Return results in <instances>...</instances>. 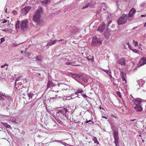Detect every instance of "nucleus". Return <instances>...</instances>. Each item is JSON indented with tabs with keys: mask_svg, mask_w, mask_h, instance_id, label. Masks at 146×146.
<instances>
[{
	"mask_svg": "<svg viewBox=\"0 0 146 146\" xmlns=\"http://www.w3.org/2000/svg\"><path fill=\"white\" fill-rule=\"evenodd\" d=\"M38 8L33 16V20L36 25H42L43 23V19L40 14L42 12V8L41 7H39Z\"/></svg>",
	"mask_w": 146,
	"mask_h": 146,
	"instance_id": "1",
	"label": "nucleus"
},
{
	"mask_svg": "<svg viewBox=\"0 0 146 146\" xmlns=\"http://www.w3.org/2000/svg\"><path fill=\"white\" fill-rule=\"evenodd\" d=\"M28 21L26 19L22 20L21 21L18 20L16 21L15 27L17 29H19L20 27L21 29L23 31H26L28 28Z\"/></svg>",
	"mask_w": 146,
	"mask_h": 146,
	"instance_id": "2",
	"label": "nucleus"
},
{
	"mask_svg": "<svg viewBox=\"0 0 146 146\" xmlns=\"http://www.w3.org/2000/svg\"><path fill=\"white\" fill-rule=\"evenodd\" d=\"M68 112L66 108H63L62 109L59 110L57 112L56 115L61 119L64 118V116L67 118V115Z\"/></svg>",
	"mask_w": 146,
	"mask_h": 146,
	"instance_id": "3",
	"label": "nucleus"
},
{
	"mask_svg": "<svg viewBox=\"0 0 146 146\" xmlns=\"http://www.w3.org/2000/svg\"><path fill=\"white\" fill-rule=\"evenodd\" d=\"M127 14H123L117 20V23L119 25H122L125 23L127 19Z\"/></svg>",
	"mask_w": 146,
	"mask_h": 146,
	"instance_id": "4",
	"label": "nucleus"
},
{
	"mask_svg": "<svg viewBox=\"0 0 146 146\" xmlns=\"http://www.w3.org/2000/svg\"><path fill=\"white\" fill-rule=\"evenodd\" d=\"M103 39L101 38H98L95 36L93 37L92 42V45L96 46L99 45L101 44Z\"/></svg>",
	"mask_w": 146,
	"mask_h": 146,
	"instance_id": "5",
	"label": "nucleus"
},
{
	"mask_svg": "<svg viewBox=\"0 0 146 146\" xmlns=\"http://www.w3.org/2000/svg\"><path fill=\"white\" fill-rule=\"evenodd\" d=\"M31 7L30 6H26L24 8L22 9L21 12V15L23 16L26 15L30 10Z\"/></svg>",
	"mask_w": 146,
	"mask_h": 146,
	"instance_id": "6",
	"label": "nucleus"
},
{
	"mask_svg": "<svg viewBox=\"0 0 146 146\" xmlns=\"http://www.w3.org/2000/svg\"><path fill=\"white\" fill-rule=\"evenodd\" d=\"M111 129L113 130V137L119 136L118 129L113 124H111Z\"/></svg>",
	"mask_w": 146,
	"mask_h": 146,
	"instance_id": "7",
	"label": "nucleus"
},
{
	"mask_svg": "<svg viewBox=\"0 0 146 146\" xmlns=\"http://www.w3.org/2000/svg\"><path fill=\"white\" fill-rule=\"evenodd\" d=\"M146 64V58L143 57L141 58L140 60L139 63L137 64L138 67L143 66Z\"/></svg>",
	"mask_w": 146,
	"mask_h": 146,
	"instance_id": "8",
	"label": "nucleus"
},
{
	"mask_svg": "<svg viewBox=\"0 0 146 146\" xmlns=\"http://www.w3.org/2000/svg\"><path fill=\"white\" fill-rule=\"evenodd\" d=\"M70 31L72 34H75L77 32H79L80 29L75 26H71L70 28Z\"/></svg>",
	"mask_w": 146,
	"mask_h": 146,
	"instance_id": "9",
	"label": "nucleus"
},
{
	"mask_svg": "<svg viewBox=\"0 0 146 146\" xmlns=\"http://www.w3.org/2000/svg\"><path fill=\"white\" fill-rule=\"evenodd\" d=\"M106 24L104 22H102L101 25L98 27L97 31L102 33L106 28Z\"/></svg>",
	"mask_w": 146,
	"mask_h": 146,
	"instance_id": "10",
	"label": "nucleus"
},
{
	"mask_svg": "<svg viewBox=\"0 0 146 146\" xmlns=\"http://www.w3.org/2000/svg\"><path fill=\"white\" fill-rule=\"evenodd\" d=\"M68 74L70 76H71L72 78L75 79L76 80H78V79H79L81 76V75L79 74H72L71 73H69Z\"/></svg>",
	"mask_w": 146,
	"mask_h": 146,
	"instance_id": "11",
	"label": "nucleus"
},
{
	"mask_svg": "<svg viewBox=\"0 0 146 146\" xmlns=\"http://www.w3.org/2000/svg\"><path fill=\"white\" fill-rule=\"evenodd\" d=\"M136 10L134 8H132L129 12L128 15V17L129 20V21L130 19V18H132L133 17V15L135 13Z\"/></svg>",
	"mask_w": 146,
	"mask_h": 146,
	"instance_id": "12",
	"label": "nucleus"
},
{
	"mask_svg": "<svg viewBox=\"0 0 146 146\" xmlns=\"http://www.w3.org/2000/svg\"><path fill=\"white\" fill-rule=\"evenodd\" d=\"M120 75L121 76V78L122 80L123 81H124L125 82L123 83L126 84L127 82L126 74L125 73L122 72H120Z\"/></svg>",
	"mask_w": 146,
	"mask_h": 146,
	"instance_id": "13",
	"label": "nucleus"
},
{
	"mask_svg": "<svg viewBox=\"0 0 146 146\" xmlns=\"http://www.w3.org/2000/svg\"><path fill=\"white\" fill-rule=\"evenodd\" d=\"M56 85V84L53 83L52 80L49 79L48 81L47 86V88H49L52 86H54Z\"/></svg>",
	"mask_w": 146,
	"mask_h": 146,
	"instance_id": "14",
	"label": "nucleus"
},
{
	"mask_svg": "<svg viewBox=\"0 0 146 146\" xmlns=\"http://www.w3.org/2000/svg\"><path fill=\"white\" fill-rule=\"evenodd\" d=\"M114 138V141L113 143L115 144V146H119V136L113 137Z\"/></svg>",
	"mask_w": 146,
	"mask_h": 146,
	"instance_id": "15",
	"label": "nucleus"
},
{
	"mask_svg": "<svg viewBox=\"0 0 146 146\" xmlns=\"http://www.w3.org/2000/svg\"><path fill=\"white\" fill-rule=\"evenodd\" d=\"M134 108L135 109L137 112L141 111L143 109L140 104L136 105V106L134 107Z\"/></svg>",
	"mask_w": 146,
	"mask_h": 146,
	"instance_id": "16",
	"label": "nucleus"
},
{
	"mask_svg": "<svg viewBox=\"0 0 146 146\" xmlns=\"http://www.w3.org/2000/svg\"><path fill=\"white\" fill-rule=\"evenodd\" d=\"M142 100L140 98H136L135 99L133 102L135 105L140 104Z\"/></svg>",
	"mask_w": 146,
	"mask_h": 146,
	"instance_id": "17",
	"label": "nucleus"
},
{
	"mask_svg": "<svg viewBox=\"0 0 146 146\" xmlns=\"http://www.w3.org/2000/svg\"><path fill=\"white\" fill-rule=\"evenodd\" d=\"M117 63L121 64V65H125V63L124 58H121L117 62Z\"/></svg>",
	"mask_w": 146,
	"mask_h": 146,
	"instance_id": "18",
	"label": "nucleus"
},
{
	"mask_svg": "<svg viewBox=\"0 0 146 146\" xmlns=\"http://www.w3.org/2000/svg\"><path fill=\"white\" fill-rule=\"evenodd\" d=\"M5 98V100L8 101L9 102L11 101H12V99L11 97L8 95H6L5 94L4 96Z\"/></svg>",
	"mask_w": 146,
	"mask_h": 146,
	"instance_id": "19",
	"label": "nucleus"
},
{
	"mask_svg": "<svg viewBox=\"0 0 146 146\" xmlns=\"http://www.w3.org/2000/svg\"><path fill=\"white\" fill-rule=\"evenodd\" d=\"M28 89L27 90V95L28 96L29 99L30 100L33 97V96L34 95V94H33V93L31 92L30 93L28 92Z\"/></svg>",
	"mask_w": 146,
	"mask_h": 146,
	"instance_id": "20",
	"label": "nucleus"
},
{
	"mask_svg": "<svg viewBox=\"0 0 146 146\" xmlns=\"http://www.w3.org/2000/svg\"><path fill=\"white\" fill-rule=\"evenodd\" d=\"M57 40H50L49 41L47 44V46H51L54 44L56 42Z\"/></svg>",
	"mask_w": 146,
	"mask_h": 146,
	"instance_id": "21",
	"label": "nucleus"
},
{
	"mask_svg": "<svg viewBox=\"0 0 146 146\" xmlns=\"http://www.w3.org/2000/svg\"><path fill=\"white\" fill-rule=\"evenodd\" d=\"M104 35L106 38H108L110 36L111 33L106 31L104 33Z\"/></svg>",
	"mask_w": 146,
	"mask_h": 146,
	"instance_id": "22",
	"label": "nucleus"
},
{
	"mask_svg": "<svg viewBox=\"0 0 146 146\" xmlns=\"http://www.w3.org/2000/svg\"><path fill=\"white\" fill-rule=\"evenodd\" d=\"M137 82L140 86H142L145 83L144 81L141 80H139Z\"/></svg>",
	"mask_w": 146,
	"mask_h": 146,
	"instance_id": "23",
	"label": "nucleus"
},
{
	"mask_svg": "<svg viewBox=\"0 0 146 146\" xmlns=\"http://www.w3.org/2000/svg\"><path fill=\"white\" fill-rule=\"evenodd\" d=\"M83 90H82L81 89H79L78 90H76V91L75 92V94L76 95H77L79 93H83Z\"/></svg>",
	"mask_w": 146,
	"mask_h": 146,
	"instance_id": "24",
	"label": "nucleus"
},
{
	"mask_svg": "<svg viewBox=\"0 0 146 146\" xmlns=\"http://www.w3.org/2000/svg\"><path fill=\"white\" fill-rule=\"evenodd\" d=\"M1 124L4 125L6 128H11L10 125L7 123L4 122H1Z\"/></svg>",
	"mask_w": 146,
	"mask_h": 146,
	"instance_id": "25",
	"label": "nucleus"
},
{
	"mask_svg": "<svg viewBox=\"0 0 146 146\" xmlns=\"http://www.w3.org/2000/svg\"><path fill=\"white\" fill-rule=\"evenodd\" d=\"M36 60L40 62H42V57L40 55L36 57Z\"/></svg>",
	"mask_w": 146,
	"mask_h": 146,
	"instance_id": "26",
	"label": "nucleus"
},
{
	"mask_svg": "<svg viewBox=\"0 0 146 146\" xmlns=\"http://www.w3.org/2000/svg\"><path fill=\"white\" fill-rule=\"evenodd\" d=\"M92 140L94 141V143L97 144H99V143L98 141L96 138L95 137H93L92 138Z\"/></svg>",
	"mask_w": 146,
	"mask_h": 146,
	"instance_id": "27",
	"label": "nucleus"
},
{
	"mask_svg": "<svg viewBox=\"0 0 146 146\" xmlns=\"http://www.w3.org/2000/svg\"><path fill=\"white\" fill-rule=\"evenodd\" d=\"M10 107H9V106H8L6 107V108H5V111H6L8 112H9V115H9V116L11 114V112H10Z\"/></svg>",
	"mask_w": 146,
	"mask_h": 146,
	"instance_id": "28",
	"label": "nucleus"
},
{
	"mask_svg": "<svg viewBox=\"0 0 146 146\" xmlns=\"http://www.w3.org/2000/svg\"><path fill=\"white\" fill-rule=\"evenodd\" d=\"M57 95L55 97H51L50 98V100H56V99H58L59 98H62V97L59 96L58 97H56Z\"/></svg>",
	"mask_w": 146,
	"mask_h": 146,
	"instance_id": "29",
	"label": "nucleus"
},
{
	"mask_svg": "<svg viewBox=\"0 0 146 146\" xmlns=\"http://www.w3.org/2000/svg\"><path fill=\"white\" fill-rule=\"evenodd\" d=\"M81 79H82V80L84 82H87L88 81V79L86 77H82Z\"/></svg>",
	"mask_w": 146,
	"mask_h": 146,
	"instance_id": "30",
	"label": "nucleus"
},
{
	"mask_svg": "<svg viewBox=\"0 0 146 146\" xmlns=\"http://www.w3.org/2000/svg\"><path fill=\"white\" fill-rule=\"evenodd\" d=\"M87 59L89 61H91L92 62L94 61L93 56L92 58H90L89 56H88L87 57Z\"/></svg>",
	"mask_w": 146,
	"mask_h": 146,
	"instance_id": "31",
	"label": "nucleus"
},
{
	"mask_svg": "<svg viewBox=\"0 0 146 146\" xmlns=\"http://www.w3.org/2000/svg\"><path fill=\"white\" fill-rule=\"evenodd\" d=\"M46 109L47 112H50L52 111V108L51 107L48 106V107H46Z\"/></svg>",
	"mask_w": 146,
	"mask_h": 146,
	"instance_id": "32",
	"label": "nucleus"
},
{
	"mask_svg": "<svg viewBox=\"0 0 146 146\" xmlns=\"http://www.w3.org/2000/svg\"><path fill=\"white\" fill-rule=\"evenodd\" d=\"M133 42L135 46H138V42H137L135 41L134 40H133Z\"/></svg>",
	"mask_w": 146,
	"mask_h": 146,
	"instance_id": "33",
	"label": "nucleus"
},
{
	"mask_svg": "<svg viewBox=\"0 0 146 146\" xmlns=\"http://www.w3.org/2000/svg\"><path fill=\"white\" fill-rule=\"evenodd\" d=\"M112 79V80L111 79V82H113V84L115 86L116 85V84L115 82V80H114L115 78H113Z\"/></svg>",
	"mask_w": 146,
	"mask_h": 146,
	"instance_id": "34",
	"label": "nucleus"
},
{
	"mask_svg": "<svg viewBox=\"0 0 146 146\" xmlns=\"http://www.w3.org/2000/svg\"><path fill=\"white\" fill-rule=\"evenodd\" d=\"M50 2V1L49 0H46L45 1H43L42 2L45 4H47Z\"/></svg>",
	"mask_w": 146,
	"mask_h": 146,
	"instance_id": "35",
	"label": "nucleus"
},
{
	"mask_svg": "<svg viewBox=\"0 0 146 146\" xmlns=\"http://www.w3.org/2000/svg\"><path fill=\"white\" fill-rule=\"evenodd\" d=\"M5 38L4 37H3V38H1L0 39L1 40V41H0V43H2L3 42H4L5 40Z\"/></svg>",
	"mask_w": 146,
	"mask_h": 146,
	"instance_id": "36",
	"label": "nucleus"
},
{
	"mask_svg": "<svg viewBox=\"0 0 146 146\" xmlns=\"http://www.w3.org/2000/svg\"><path fill=\"white\" fill-rule=\"evenodd\" d=\"M116 94L119 97L121 98V95L120 94V92L119 91L116 92Z\"/></svg>",
	"mask_w": 146,
	"mask_h": 146,
	"instance_id": "37",
	"label": "nucleus"
},
{
	"mask_svg": "<svg viewBox=\"0 0 146 146\" xmlns=\"http://www.w3.org/2000/svg\"><path fill=\"white\" fill-rule=\"evenodd\" d=\"M55 141H56L57 142H60L62 144H63V143H65V144H66L67 145H68V144H66L64 142L62 141H60V140H55Z\"/></svg>",
	"mask_w": 146,
	"mask_h": 146,
	"instance_id": "38",
	"label": "nucleus"
},
{
	"mask_svg": "<svg viewBox=\"0 0 146 146\" xmlns=\"http://www.w3.org/2000/svg\"><path fill=\"white\" fill-rule=\"evenodd\" d=\"M5 98H3L2 96H0V100L1 101H4L5 100Z\"/></svg>",
	"mask_w": 146,
	"mask_h": 146,
	"instance_id": "39",
	"label": "nucleus"
},
{
	"mask_svg": "<svg viewBox=\"0 0 146 146\" xmlns=\"http://www.w3.org/2000/svg\"><path fill=\"white\" fill-rule=\"evenodd\" d=\"M106 31L110 33L111 32H112V31H111L110 29H108L107 27L106 29Z\"/></svg>",
	"mask_w": 146,
	"mask_h": 146,
	"instance_id": "40",
	"label": "nucleus"
},
{
	"mask_svg": "<svg viewBox=\"0 0 146 146\" xmlns=\"http://www.w3.org/2000/svg\"><path fill=\"white\" fill-rule=\"evenodd\" d=\"M90 4L89 3H88L84 7H83V8H86L88 7L89 6H90Z\"/></svg>",
	"mask_w": 146,
	"mask_h": 146,
	"instance_id": "41",
	"label": "nucleus"
},
{
	"mask_svg": "<svg viewBox=\"0 0 146 146\" xmlns=\"http://www.w3.org/2000/svg\"><path fill=\"white\" fill-rule=\"evenodd\" d=\"M24 42H22L21 43H19V44L15 43V44H14V45L15 46H18V45H19L20 44H22Z\"/></svg>",
	"mask_w": 146,
	"mask_h": 146,
	"instance_id": "42",
	"label": "nucleus"
},
{
	"mask_svg": "<svg viewBox=\"0 0 146 146\" xmlns=\"http://www.w3.org/2000/svg\"><path fill=\"white\" fill-rule=\"evenodd\" d=\"M133 51L136 53H138V50L136 49H133Z\"/></svg>",
	"mask_w": 146,
	"mask_h": 146,
	"instance_id": "43",
	"label": "nucleus"
},
{
	"mask_svg": "<svg viewBox=\"0 0 146 146\" xmlns=\"http://www.w3.org/2000/svg\"><path fill=\"white\" fill-rule=\"evenodd\" d=\"M0 116H1V118H2L3 117H5L9 116V115H3L0 114Z\"/></svg>",
	"mask_w": 146,
	"mask_h": 146,
	"instance_id": "44",
	"label": "nucleus"
},
{
	"mask_svg": "<svg viewBox=\"0 0 146 146\" xmlns=\"http://www.w3.org/2000/svg\"><path fill=\"white\" fill-rule=\"evenodd\" d=\"M5 93H3L2 92H0V96H2L4 97L5 95Z\"/></svg>",
	"mask_w": 146,
	"mask_h": 146,
	"instance_id": "45",
	"label": "nucleus"
},
{
	"mask_svg": "<svg viewBox=\"0 0 146 146\" xmlns=\"http://www.w3.org/2000/svg\"><path fill=\"white\" fill-rule=\"evenodd\" d=\"M102 70L104 72H106V73H107L108 71H110V69H108V70H105V69H102Z\"/></svg>",
	"mask_w": 146,
	"mask_h": 146,
	"instance_id": "46",
	"label": "nucleus"
},
{
	"mask_svg": "<svg viewBox=\"0 0 146 146\" xmlns=\"http://www.w3.org/2000/svg\"><path fill=\"white\" fill-rule=\"evenodd\" d=\"M111 71L110 70V71H108L106 73V74H108V75L109 76H110V74H111Z\"/></svg>",
	"mask_w": 146,
	"mask_h": 146,
	"instance_id": "47",
	"label": "nucleus"
},
{
	"mask_svg": "<svg viewBox=\"0 0 146 146\" xmlns=\"http://www.w3.org/2000/svg\"><path fill=\"white\" fill-rule=\"evenodd\" d=\"M12 13L15 15H16L17 14V12L15 10L13 11H12Z\"/></svg>",
	"mask_w": 146,
	"mask_h": 146,
	"instance_id": "48",
	"label": "nucleus"
},
{
	"mask_svg": "<svg viewBox=\"0 0 146 146\" xmlns=\"http://www.w3.org/2000/svg\"><path fill=\"white\" fill-rule=\"evenodd\" d=\"M29 105H30V108L31 109L33 107V106L34 105V104H29Z\"/></svg>",
	"mask_w": 146,
	"mask_h": 146,
	"instance_id": "49",
	"label": "nucleus"
},
{
	"mask_svg": "<svg viewBox=\"0 0 146 146\" xmlns=\"http://www.w3.org/2000/svg\"><path fill=\"white\" fill-rule=\"evenodd\" d=\"M20 77H21L20 76H19V77H18L16 80H15V81H19V80L20 78Z\"/></svg>",
	"mask_w": 146,
	"mask_h": 146,
	"instance_id": "50",
	"label": "nucleus"
},
{
	"mask_svg": "<svg viewBox=\"0 0 146 146\" xmlns=\"http://www.w3.org/2000/svg\"><path fill=\"white\" fill-rule=\"evenodd\" d=\"M82 96L83 97H88V96L86 95V94H82Z\"/></svg>",
	"mask_w": 146,
	"mask_h": 146,
	"instance_id": "51",
	"label": "nucleus"
},
{
	"mask_svg": "<svg viewBox=\"0 0 146 146\" xmlns=\"http://www.w3.org/2000/svg\"><path fill=\"white\" fill-rule=\"evenodd\" d=\"M112 22L111 20H110L108 21V26L110 24L111 22Z\"/></svg>",
	"mask_w": 146,
	"mask_h": 146,
	"instance_id": "52",
	"label": "nucleus"
},
{
	"mask_svg": "<svg viewBox=\"0 0 146 146\" xmlns=\"http://www.w3.org/2000/svg\"><path fill=\"white\" fill-rule=\"evenodd\" d=\"M72 64V62H67L66 63V64L67 65H71Z\"/></svg>",
	"mask_w": 146,
	"mask_h": 146,
	"instance_id": "53",
	"label": "nucleus"
},
{
	"mask_svg": "<svg viewBox=\"0 0 146 146\" xmlns=\"http://www.w3.org/2000/svg\"><path fill=\"white\" fill-rule=\"evenodd\" d=\"M7 22V20L6 19H4L3 21L2 22V23H5Z\"/></svg>",
	"mask_w": 146,
	"mask_h": 146,
	"instance_id": "54",
	"label": "nucleus"
},
{
	"mask_svg": "<svg viewBox=\"0 0 146 146\" xmlns=\"http://www.w3.org/2000/svg\"><path fill=\"white\" fill-rule=\"evenodd\" d=\"M75 93H73V94H71L70 95V96L71 97H73L75 95Z\"/></svg>",
	"mask_w": 146,
	"mask_h": 146,
	"instance_id": "55",
	"label": "nucleus"
},
{
	"mask_svg": "<svg viewBox=\"0 0 146 146\" xmlns=\"http://www.w3.org/2000/svg\"><path fill=\"white\" fill-rule=\"evenodd\" d=\"M110 77V79L111 80V79H112L113 78H112V76L111 75V74H110V76H109Z\"/></svg>",
	"mask_w": 146,
	"mask_h": 146,
	"instance_id": "56",
	"label": "nucleus"
},
{
	"mask_svg": "<svg viewBox=\"0 0 146 146\" xmlns=\"http://www.w3.org/2000/svg\"><path fill=\"white\" fill-rule=\"evenodd\" d=\"M127 44L128 45V47L129 48H130V47H131V46L129 45V42L127 43Z\"/></svg>",
	"mask_w": 146,
	"mask_h": 146,
	"instance_id": "57",
	"label": "nucleus"
},
{
	"mask_svg": "<svg viewBox=\"0 0 146 146\" xmlns=\"http://www.w3.org/2000/svg\"><path fill=\"white\" fill-rule=\"evenodd\" d=\"M111 116L115 118H117V117L116 116H115V115H113V114H112L111 115Z\"/></svg>",
	"mask_w": 146,
	"mask_h": 146,
	"instance_id": "58",
	"label": "nucleus"
},
{
	"mask_svg": "<svg viewBox=\"0 0 146 146\" xmlns=\"http://www.w3.org/2000/svg\"><path fill=\"white\" fill-rule=\"evenodd\" d=\"M29 104H30V102H28L27 103V104L26 105H27V106H30V105H29Z\"/></svg>",
	"mask_w": 146,
	"mask_h": 146,
	"instance_id": "59",
	"label": "nucleus"
},
{
	"mask_svg": "<svg viewBox=\"0 0 146 146\" xmlns=\"http://www.w3.org/2000/svg\"><path fill=\"white\" fill-rule=\"evenodd\" d=\"M91 120H89V121H87H87H86V123H88V122H91Z\"/></svg>",
	"mask_w": 146,
	"mask_h": 146,
	"instance_id": "60",
	"label": "nucleus"
},
{
	"mask_svg": "<svg viewBox=\"0 0 146 146\" xmlns=\"http://www.w3.org/2000/svg\"><path fill=\"white\" fill-rule=\"evenodd\" d=\"M135 120H136V119H131V120H130V121H135Z\"/></svg>",
	"mask_w": 146,
	"mask_h": 146,
	"instance_id": "61",
	"label": "nucleus"
},
{
	"mask_svg": "<svg viewBox=\"0 0 146 146\" xmlns=\"http://www.w3.org/2000/svg\"><path fill=\"white\" fill-rule=\"evenodd\" d=\"M131 50L133 51V49H134L133 48H132V47H130V48H129Z\"/></svg>",
	"mask_w": 146,
	"mask_h": 146,
	"instance_id": "62",
	"label": "nucleus"
},
{
	"mask_svg": "<svg viewBox=\"0 0 146 146\" xmlns=\"http://www.w3.org/2000/svg\"><path fill=\"white\" fill-rule=\"evenodd\" d=\"M5 66V64L3 65H2L1 66V67L2 68H4Z\"/></svg>",
	"mask_w": 146,
	"mask_h": 146,
	"instance_id": "63",
	"label": "nucleus"
},
{
	"mask_svg": "<svg viewBox=\"0 0 146 146\" xmlns=\"http://www.w3.org/2000/svg\"><path fill=\"white\" fill-rule=\"evenodd\" d=\"M145 16V15H141V17H144Z\"/></svg>",
	"mask_w": 146,
	"mask_h": 146,
	"instance_id": "64",
	"label": "nucleus"
}]
</instances>
